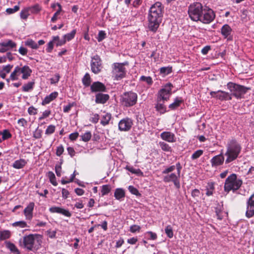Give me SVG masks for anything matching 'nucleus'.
<instances>
[{
    "label": "nucleus",
    "instance_id": "a18cd8bd",
    "mask_svg": "<svg viewBox=\"0 0 254 254\" xmlns=\"http://www.w3.org/2000/svg\"><path fill=\"white\" fill-rule=\"evenodd\" d=\"M76 30H73L70 33H67L64 36V39L65 40V41L67 40L68 41L72 39L76 34Z\"/></svg>",
    "mask_w": 254,
    "mask_h": 254
},
{
    "label": "nucleus",
    "instance_id": "2eb2a0df",
    "mask_svg": "<svg viewBox=\"0 0 254 254\" xmlns=\"http://www.w3.org/2000/svg\"><path fill=\"white\" fill-rule=\"evenodd\" d=\"M210 95L214 98L221 101L223 100H230L232 99L231 95L228 92L223 91L222 90H218L217 91H211L210 92Z\"/></svg>",
    "mask_w": 254,
    "mask_h": 254
},
{
    "label": "nucleus",
    "instance_id": "a211bd4d",
    "mask_svg": "<svg viewBox=\"0 0 254 254\" xmlns=\"http://www.w3.org/2000/svg\"><path fill=\"white\" fill-rule=\"evenodd\" d=\"M35 203L33 202H30L25 208L23 213L27 220H31L33 216V210Z\"/></svg>",
    "mask_w": 254,
    "mask_h": 254
},
{
    "label": "nucleus",
    "instance_id": "e433bc0d",
    "mask_svg": "<svg viewBox=\"0 0 254 254\" xmlns=\"http://www.w3.org/2000/svg\"><path fill=\"white\" fill-rule=\"evenodd\" d=\"M47 177L50 180V183L54 185V186H56L58 185V183L56 181V178L54 173L52 171H49L47 173Z\"/></svg>",
    "mask_w": 254,
    "mask_h": 254
},
{
    "label": "nucleus",
    "instance_id": "37998d69",
    "mask_svg": "<svg viewBox=\"0 0 254 254\" xmlns=\"http://www.w3.org/2000/svg\"><path fill=\"white\" fill-rule=\"evenodd\" d=\"M165 232L167 236L169 238H172L173 237L174 233L173 232L172 227L171 225H169L166 227L165 229Z\"/></svg>",
    "mask_w": 254,
    "mask_h": 254
},
{
    "label": "nucleus",
    "instance_id": "f257e3e1",
    "mask_svg": "<svg viewBox=\"0 0 254 254\" xmlns=\"http://www.w3.org/2000/svg\"><path fill=\"white\" fill-rule=\"evenodd\" d=\"M163 6L161 2H156L150 8L147 17L148 28L156 32L162 21Z\"/></svg>",
    "mask_w": 254,
    "mask_h": 254
},
{
    "label": "nucleus",
    "instance_id": "4be33fe9",
    "mask_svg": "<svg viewBox=\"0 0 254 254\" xmlns=\"http://www.w3.org/2000/svg\"><path fill=\"white\" fill-rule=\"evenodd\" d=\"M106 89L105 86L101 82H94L91 85V90L93 92H103Z\"/></svg>",
    "mask_w": 254,
    "mask_h": 254
},
{
    "label": "nucleus",
    "instance_id": "393cba45",
    "mask_svg": "<svg viewBox=\"0 0 254 254\" xmlns=\"http://www.w3.org/2000/svg\"><path fill=\"white\" fill-rule=\"evenodd\" d=\"M27 164V161L23 159H20L14 162L12 167L16 169L23 168Z\"/></svg>",
    "mask_w": 254,
    "mask_h": 254
},
{
    "label": "nucleus",
    "instance_id": "3c124183",
    "mask_svg": "<svg viewBox=\"0 0 254 254\" xmlns=\"http://www.w3.org/2000/svg\"><path fill=\"white\" fill-rule=\"evenodd\" d=\"M82 139L83 141L86 142L89 141L91 137V133L90 131H87L81 135Z\"/></svg>",
    "mask_w": 254,
    "mask_h": 254
},
{
    "label": "nucleus",
    "instance_id": "39448f33",
    "mask_svg": "<svg viewBox=\"0 0 254 254\" xmlns=\"http://www.w3.org/2000/svg\"><path fill=\"white\" fill-rule=\"evenodd\" d=\"M242 184L241 180L238 179L235 174L230 175L225 180L224 191L229 192L231 190L235 191L240 188Z\"/></svg>",
    "mask_w": 254,
    "mask_h": 254
},
{
    "label": "nucleus",
    "instance_id": "6ab92c4d",
    "mask_svg": "<svg viewBox=\"0 0 254 254\" xmlns=\"http://www.w3.org/2000/svg\"><path fill=\"white\" fill-rule=\"evenodd\" d=\"M49 211L52 213L61 214L65 216L70 217L71 215V213L67 210L58 206H52L49 208Z\"/></svg>",
    "mask_w": 254,
    "mask_h": 254
},
{
    "label": "nucleus",
    "instance_id": "13d9d810",
    "mask_svg": "<svg viewBox=\"0 0 254 254\" xmlns=\"http://www.w3.org/2000/svg\"><path fill=\"white\" fill-rule=\"evenodd\" d=\"M51 112L50 110H45L42 113V115L41 117L39 118V120L41 121L43 120L45 118H47L51 114Z\"/></svg>",
    "mask_w": 254,
    "mask_h": 254
},
{
    "label": "nucleus",
    "instance_id": "603ef678",
    "mask_svg": "<svg viewBox=\"0 0 254 254\" xmlns=\"http://www.w3.org/2000/svg\"><path fill=\"white\" fill-rule=\"evenodd\" d=\"M2 134V139L3 140L8 139L11 137V134L9 132L8 130L5 129L1 133Z\"/></svg>",
    "mask_w": 254,
    "mask_h": 254
},
{
    "label": "nucleus",
    "instance_id": "7ed1b4c3",
    "mask_svg": "<svg viewBox=\"0 0 254 254\" xmlns=\"http://www.w3.org/2000/svg\"><path fill=\"white\" fill-rule=\"evenodd\" d=\"M241 150L240 145L235 140H230L227 145V151L225 155L227 156L226 163H229L238 157Z\"/></svg>",
    "mask_w": 254,
    "mask_h": 254
},
{
    "label": "nucleus",
    "instance_id": "c85d7f7f",
    "mask_svg": "<svg viewBox=\"0 0 254 254\" xmlns=\"http://www.w3.org/2000/svg\"><path fill=\"white\" fill-rule=\"evenodd\" d=\"M183 102V100L181 97H177L175 98L174 102L169 105V108L171 110H175L179 107Z\"/></svg>",
    "mask_w": 254,
    "mask_h": 254
},
{
    "label": "nucleus",
    "instance_id": "412c9836",
    "mask_svg": "<svg viewBox=\"0 0 254 254\" xmlns=\"http://www.w3.org/2000/svg\"><path fill=\"white\" fill-rule=\"evenodd\" d=\"M224 161V157L222 153L213 157L210 160V163L212 167H217L221 165Z\"/></svg>",
    "mask_w": 254,
    "mask_h": 254
},
{
    "label": "nucleus",
    "instance_id": "9b49d317",
    "mask_svg": "<svg viewBox=\"0 0 254 254\" xmlns=\"http://www.w3.org/2000/svg\"><path fill=\"white\" fill-rule=\"evenodd\" d=\"M124 64L115 63L112 65V74L117 80L125 77L126 70L124 66Z\"/></svg>",
    "mask_w": 254,
    "mask_h": 254
},
{
    "label": "nucleus",
    "instance_id": "a878e982",
    "mask_svg": "<svg viewBox=\"0 0 254 254\" xmlns=\"http://www.w3.org/2000/svg\"><path fill=\"white\" fill-rule=\"evenodd\" d=\"M111 114L108 113H104L101 116V124L105 126L109 124V122L111 119Z\"/></svg>",
    "mask_w": 254,
    "mask_h": 254
},
{
    "label": "nucleus",
    "instance_id": "680f3d73",
    "mask_svg": "<svg viewBox=\"0 0 254 254\" xmlns=\"http://www.w3.org/2000/svg\"><path fill=\"white\" fill-rule=\"evenodd\" d=\"M28 113L31 115H35L37 114V109L33 106H30L28 109Z\"/></svg>",
    "mask_w": 254,
    "mask_h": 254
},
{
    "label": "nucleus",
    "instance_id": "c03bdc74",
    "mask_svg": "<svg viewBox=\"0 0 254 254\" xmlns=\"http://www.w3.org/2000/svg\"><path fill=\"white\" fill-rule=\"evenodd\" d=\"M13 227H19L21 228H26L27 227V223L24 221H17L12 224Z\"/></svg>",
    "mask_w": 254,
    "mask_h": 254
},
{
    "label": "nucleus",
    "instance_id": "ddd939ff",
    "mask_svg": "<svg viewBox=\"0 0 254 254\" xmlns=\"http://www.w3.org/2000/svg\"><path fill=\"white\" fill-rule=\"evenodd\" d=\"M163 177V181L165 183L173 182L176 188H180V175L177 173H169L166 174Z\"/></svg>",
    "mask_w": 254,
    "mask_h": 254
},
{
    "label": "nucleus",
    "instance_id": "09e8293b",
    "mask_svg": "<svg viewBox=\"0 0 254 254\" xmlns=\"http://www.w3.org/2000/svg\"><path fill=\"white\" fill-rule=\"evenodd\" d=\"M111 190V189L109 186L108 185H103L101 189V194L102 195H105L107 194Z\"/></svg>",
    "mask_w": 254,
    "mask_h": 254
},
{
    "label": "nucleus",
    "instance_id": "473e14b6",
    "mask_svg": "<svg viewBox=\"0 0 254 254\" xmlns=\"http://www.w3.org/2000/svg\"><path fill=\"white\" fill-rule=\"evenodd\" d=\"M11 236V232L7 230L0 231V241L9 239Z\"/></svg>",
    "mask_w": 254,
    "mask_h": 254
},
{
    "label": "nucleus",
    "instance_id": "8fccbe9b",
    "mask_svg": "<svg viewBox=\"0 0 254 254\" xmlns=\"http://www.w3.org/2000/svg\"><path fill=\"white\" fill-rule=\"evenodd\" d=\"M128 189L131 193L136 196H141V194L139 193V191L137 190L136 188H134L133 186H129L128 188Z\"/></svg>",
    "mask_w": 254,
    "mask_h": 254
},
{
    "label": "nucleus",
    "instance_id": "5fc2aeb1",
    "mask_svg": "<svg viewBox=\"0 0 254 254\" xmlns=\"http://www.w3.org/2000/svg\"><path fill=\"white\" fill-rule=\"evenodd\" d=\"M29 9L28 8H27V9H24L21 11L20 17L21 18H22L23 19H25L27 18V17L29 15Z\"/></svg>",
    "mask_w": 254,
    "mask_h": 254
},
{
    "label": "nucleus",
    "instance_id": "bf43d9fd",
    "mask_svg": "<svg viewBox=\"0 0 254 254\" xmlns=\"http://www.w3.org/2000/svg\"><path fill=\"white\" fill-rule=\"evenodd\" d=\"M60 78L59 74H56L54 77L50 79V82L51 84H55L59 82Z\"/></svg>",
    "mask_w": 254,
    "mask_h": 254
},
{
    "label": "nucleus",
    "instance_id": "c9c22d12",
    "mask_svg": "<svg viewBox=\"0 0 254 254\" xmlns=\"http://www.w3.org/2000/svg\"><path fill=\"white\" fill-rule=\"evenodd\" d=\"M125 169L132 174H136L139 176L143 175V173L139 169H135L130 166H127Z\"/></svg>",
    "mask_w": 254,
    "mask_h": 254
},
{
    "label": "nucleus",
    "instance_id": "bb28decb",
    "mask_svg": "<svg viewBox=\"0 0 254 254\" xmlns=\"http://www.w3.org/2000/svg\"><path fill=\"white\" fill-rule=\"evenodd\" d=\"M215 190L214 183L208 182L206 187V195L210 196L213 195Z\"/></svg>",
    "mask_w": 254,
    "mask_h": 254
},
{
    "label": "nucleus",
    "instance_id": "f03ea898",
    "mask_svg": "<svg viewBox=\"0 0 254 254\" xmlns=\"http://www.w3.org/2000/svg\"><path fill=\"white\" fill-rule=\"evenodd\" d=\"M42 239V236L40 235L30 234L21 239L19 244L21 246L28 250H37L40 247Z\"/></svg>",
    "mask_w": 254,
    "mask_h": 254
},
{
    "label": "nucleus",
    "instance_id": "dca6fc26",
    "mask_svg": "<svg viewBox=\"0 0 254 254\" xmlns=\"http://www.w3.org/2000/svg\"><path fill=\"white\" fill-rule=\"evenodd\" d=\"M221 33L224 39L228 41H232L233 39L232 29L228 24L224 25L221 29Z\"/></svg>",
    "mask_w": 254,
    "mask_h": 254
},
{
    "label": "nucleus",
    "instance_id": "774afa93",
    "mask_svg": "<svg viewBox=\"0 0 254 254\" xmlns=\"http://www.w3.org/2000/svg\"><path fill=\"white\" fill-rule=\"evenodd\" d=\"M99 119V116L98 114H96L93 115V117H92L91 118V119H90V121L92 123L96 124L98 122Z\"/></svg>",
    "mask_w": 254,
    "mask_h": 254
},
{
    "label": "nucleus",
    "instance_id": "b1692460",
    "mask_svg": "<svg viewBox=\"0 0 254 254\" xmlns=\"http://www.w3.org/2000/svg\"><path fill=\"white\" fill-rule=\"evenodd\" d=\"M109 96L107 94L99 93L96 95L95 102L97 103L104 104L109 99Z\"/></svg>",
    "mask_w": 254,
    "mask_h": 254
},
{
    "label": "nucleus",
    "instance_id": "4c0bfd02",
    "mask_svg": "<svg viewBox=\"0 0 254 254\" xmlns=\"http://www.w3.org/2000/svg\"><path fill=\"white\" fill-rule=\"evenodd\" d=\"M34 82L31 81L29 82L26 84H25L22 88V90L23 92H29L33 89Z\"/></svg>",
    "mask_w": 254,
    "mask_h": 254
},
{
    "label": "nucleus",
    "instance_id": "1a4fd4ad",
    "mask_svg": "<svg viewBox=\"0 0 254 254\" xmlns=\"http://www.w3.org/2000/svg\"><path fill=\"white\" fill-rule=\"evenodd\" d=\"M203 8L201 3L199 2H194L190 4L188 9V14L190 18L194 21H198Z\"/></svg>",
    "mask_w": 254,
    "mask_h": 254
},
{
    "label": "nucleus",
    "instance_id": "423d86ee",
    "mask_svg": "<svg viewBox=\"0 0 254 254\" xmlns=\"http://www.w3.org/2000/svg\"><path fill=\"white\" fill-rule=\"evenodd\" d=\"M137 101V95L132 91L125 92L120 98L122 105L126 107H132L136 104Z\"/></svg>",
    "mask_w": 254,
    "mask_h": 254
},
{
    "label": "nucleus",
    "instance_id": "f3484780",
    "mask_svg": "<svg viewBox=\"0 0 254 254\" xmlns=\"http://www.w3.org/2000/svg\"><path fill=\"white\" fill-rule=\"evenodd\" d=\"M246 215L248 218L254 215V193L250 196L247 201Z\"/></svg>",
    "mask_w": 254,
    "mask_h": 254
},
{
    "label": "nucleus",
    "instance_id": "e2e57ef3",
    "mask_svg": "<svg viewBox=\"0 0 254 254\" xmlns=\"http://www.w3.org/2000/svg\"><path fill=\"white\" fill-rule=\"evenodd\" d=\"M140 229V227L138 225H133L130 227V231L132 233H135L139 232Z\"/></svg>",
    "mask_w": 254,
    "mask_h": 254
},
{
    "label": "nucleus",
    "instance_id": "de8ad7c7",
    "mask_svg": "<svg viewBox=\"0 0 254 254\" xmlns=\"http://www.w3.org/2000/svg\"><path fill=\"white\" fill-rule=\"evenodd\" d=\"M55 129L56 127L54 125H51L49 126L46 129L45 134L48 135L52 134L55 132Z\"/></svg>",
    "mask_w": 254,
    "mask_h": 254
},
{
    "label": "nucleus",
    "instance_id": "79ce46f5",
    "mask_svg": "<svg viewBox=\"0 0 254 254\" xmlns=\"http://www.w3.org/2000/svg\"><path fill=\"white\" fill-rule=\"evenodd\" d=\"M172 71V67L167 66V67H162L160 69V72L161 74H164V75H168L171 73Z\"/></svg>",
    "mask_w": 254,
    "mask_h": 254
},
{
    "label": "nucleus",
    "instance_id": "4468645a",
    "mask_svg": "<svg viewBox=\"0 0 254 254\" xmlns=\"http://www.w3.org/2000/svg\"><path fill=\"white\" fill-rule=\"evenodd\" d=\"M132 125V120L129 118H126L119 122L118 127L121 131H128L131 129Z\"/></svg>",
    "mask_w": 254,
    "mask_h": 254
},
{
    "label": "nucleus",
    "instance_id": "0eeeda50",
    "mask_svg": "<svg viewBox=\"0 0 254 254\" xmlns=\"http://www.w3.org/2000/svg\"><path fill=\"white\" fill-rule=\"evenodd\" d=\"M173 87V86L171 83H168L162 86L157 94V101H162V102L168 101L172 95Z\"/></svg>",
    "mask_w": 254,
    "mask_h": 254
},
{
    "label": "nucleus",
    "instance_id": "aec40b11",
    "mask_svg": "<svg viewBox=\"0 0 254 254\" xmlns=\"http://www.w3.org/2000/svg\"><path fill=\"white\" fill-rule=\"evenodd\" d=\"M161 138L168 142L173 143L176 140L175 135L170 131H164L160 134Z\"/></svg>",
    "mask_w": 254,
    "mask_h": 254
},
{
    "label": "nucleus",
    "instance_id": "5701e85b",
    "mask_svg": "<svg viewBox=\"0 0 254 254\" xmlns=\"http://www.w3.org/2000/svg\"><path fill=\"white\" fill-rule=\"evenodd\" d=\"M58 95V93L56 91L51 93L49 95L47 96L42 101V105H44L50 103L51 101L55 99Z\"/></svg>",
    "mask_w": 254,
    "mask_h": 254
},
{
    "label": "nucleus",
    "instance_id": "72a5a7b5",
    "mask_svg": "<svg viewBox=\"0 0 254 254\" xmlns=\"http://www.w3.org/2000/svg\"><path fill=\"white\" fill-rule=\"evenodd\" d=\"M6 247L11 252L15 254H19V252L16 246L10 242H5Z\"/></svg>",
    "mask_w": 254,
    "mask_h": 254
},
{
    "label": "nucleus",
    "instance_id": "49530a36",
    "mask_svg": "<svg viewBox=\"0 0 254 254\" xmlns=\"http://www.w3.org/2000/svg\"><path fill=\"white\" fill-rule=\"evenodd\" d=\"M203 153V151L201 149H199L195 151L191 155V158L192 160H195L200 157Z\"/></svg>",
    "mask_w": 254,
    "mask_h": 254
},
{
    "label": "nucleus",
    "instance_id": "2f4dec72",
    "mask_svg": "<svg viewBox=\"0 0 254 254\" xmlns=\"http://www.w3.org/2000/svg\"><path fill=\"white\" fill-rule=\"evenodd\" d=\"M114 196L117 199L120 200L125 196V192L123 189L121 188L117 189L114 193Z\"/></svg>",
    "mask_w": 254,
    "mask_h": 254
},
{
    "label": "nucleus",
    "instance_id": "6e6552de",
    "mask_svg": "<svg viewBox=\"0 0 254 254\" xmlns=\"http://www.w3.org/2000/svg\"><path fill=\"white\" fill-rule=\"evenodd\" d=\"M228 89L231 92V96L233 95L237 99L242 98L250 88L240 85L233 82H229L227 85Z\"/></svg>",
    "mask_w": 254,
    "mask_h": 254
},
{
    "label": "nucleus",
    "instance_id": "cd10ccee",
    "mask_svg": "<svg viewBox=\"0 0 254 254\" xmlns=\"http://www.w3.org/2000/svg\"><path fill=\"white\" fill-rule=\"evenodd\" d=\"M165 102L162 101H157V103L155 105V108L156 111L159 112L160 114H164L166 112V107L164 104Z\"/></svg>",
    "mask_w": 254,
    "mask_h": 254
},
{
    "label": "nucleus",
    "instance_id": "f704fd0d",
    "mask_svg": "<svg viewBox=\"0 0 254 254\" xmlns=\"http://www.w3.org/2000/svg\"><path fill=\"white\" fill-rule=\"evenodd\" d=\"M56 6H58L59 8L51 18V21L53 22H55L57 20L58 15L60 13L62 10V6L60 5V4L57 3L56 4H53L52 5V7L53 8L55 7Z\"/></svg>",
    "mask_w": 254,
    "mask_h": 254
},
{
    "label": "nucleus",
    "instance_id": "f8f14e48",
    "mask_svg": "<svg viewBox=\"0 0 254 254\" xmlns=\"http://www.w3.org/2000/svg\"><path fill=\"white\" fill-rule=\"evenodd\" d=\"M102 67V60L98 55H95L91 58V69L94 73H99Z\"/></svg>",
    "mask_w": 254,
    "mask_h": 254
},
{
    "label": "nucleus",
    "instance_id": "69168bd1",
    "mask_svg": "<svg viewBox=\"0 0 254 254\" xmlns=\"http://www.w3.org/2000/svg\"><path fill=\"white\" fill-rule=\"evenodd\" d=\"M17 123L23 127H25L27 125V121L24 118L19 119Z\"/></svg>",
    "mask_w": 254,
    "mask_h": 254
},
{
    "label": "nucleus",
    "instance_id": "a19ab883",
    "mask_svg": "<svg viewBox=\"0 0 254 254\" xmlns=\"http://www.w3.org/2000/svg\"><path fill=\"white\" fill-rule=\"evenodd\" d=\"M82 83L85 86H88L91 83V78L89 74L86 73L82 78Z\"/></svg>",
    "mask_w": 254,
    "mask_h": 254
},
{
    "label": "nucleus",
    "instance_id": "20e7f679",
    "mask_svg": "<svg viewBox=\"0 0 254 254\" xmlns=\"http://www.w3.org/2000/svg\"><path fill=\"white\" fill-rule=\"evenodd\" d=\"M32 72V69L28 65H24L22 67L17 66L11 73L9 78L12 81L16 80L22 74V78L24 80L27 79L30 76Z\"/></svg>",
    "mask_w": 254,
    "mask_h": 254
},
{
    "label": "nucleus",
    "instance_id": "7c9ffc66",
    "mask_svg": "<svg viewBox=\"0 0 254 254\" xmlns=\"http://www.w3.org/2000/svg\"><path fill=\"white\" fill-rule=\"evenodd\" d=\"M0 46L1 47H5L8 50L11 49L16 46V44L12 40H9L4 41L0 43Z\"/></svg>",
    "mask_w": 254,
    "mask_h": 254
},
{
    "label": "nucleus",
    "instance_id": "4d7b16f0",
    "mask_svg": "<svg viewBox=\"0 0 254 254\" xmlns=\"http://www.w3.org/2000/svg\"><path fill=\"white\" fill-rule=\"evenodd\" d=\"M175 169V165H172L167 168H166L165 169H164L163 171H162V174H169L170 173H171L173 171H174Z\"/></svg>",
    "mask_w": 254,
    "mask_h": 254
},
{
    "label": "nucleus",
    "instance_id": "9d476101",
    "mask_svg": "<svg viewBox=\"0 0 254 254\" xmlns=\"http://www.w3.org/2000/svg\"><path fill=\"white\" fill-rule=\"evenodd\" d=\"M215 17V14L213 10L210 8L205 7L202 10L198 21L204 24H209L213 21Z\"/></svg>",
    "mask_w": 254,
    "mask_h": 254
},
{
    "label": "nucleus",
    "instance_id": "ea45409f",
    "mask_svg": "<svg viewBox=\"0 0 254 254\" xmlns=\"http://www.w3.org/2000/svg\"><path fill=\"white\" fill-rule=\"evenodd\" d=\"M140 81L145 82L149 86H151L153 83L152 79L150 76L142 75L140 77Z\"/></svg>",
    "mask_w": 254,
    "mask_h": 254
},
{
    "label": "nucleus",
    "instance_id": "0e129e2a",
    "mask_svg": "<svg viewBox=\"0 0 254 254\" xmlns=\"http://www.w3.org/2000/svg\"><path fill=\"white\" fill-rule=\"evenodd\" d=\"M28 9L31 10V12L33 13H37L41 10V8L38 5H34Z\"/></svg>",
    "mask_w": 254,
    "mask_h": 254
},
{
    "label": "nucleus",
    "instance_id": "58836bf2",
    "mask_svg": "<svg viewBox=\"0 0 254 254\" xmlns=\"http://www.w3.org/2000/svg\"><path fill=\"white\" fill-rule=\"evenodd\" d=\"M159 146L164 151L171 152L172 151L171 147L165 142H160Z\"/></svg>",
    "mask_w": 254,
    "mask_h": 254
},
{
    "label": "nucleus",
    "instance_id": "864d4df0",
    "mask_svg": "<svg viewBox=\"0 0 254 254\" xmlns=\"http://www.w3.org/2000/svg\"><path fill=\"white\" fill-rule=\"evenodd\" d=\"M106 34L104 31H100L97 38L99 42H101L106 38Z\"/></svg>",
    "mask_w": 254,
    "mask_h": 254
},
{
    "label": "nucleus",
    "instance_id": "c756f323",
    "mask_svg": "<svg viewBox=\"0 0 254 254\" xmlns=\"http://www.w3.org/2000/svg\"><path fill=\"white\" fill-rule=\"evenodd\" d=\"M25 45L32 49H37L39 48V46L34 40L31 39H28L25 41Z\"/></svg>",
    "mask_w": 254,
    "mask_h": 254
},
{
    "label": "nucleus",
    "instance_id": "6e6d98bb",
    "mask_svg": "<svg viewBox=\"0 0 254 254\" xmlns=\"http://www.w3.org/2000/svg\"><path fill=\"white\" fill-rule=\"evenodd\" d=\"M42 130L37 128L33 132V137L36 139L41 138L42 136Z\"/></svg>",
    "mask_w": 254,
    "mask_h": 254
},
{
    "label": "nucleus",
    "instance_id": "052dcab7",
    "mask_svg": "<svg viewBox=\"0 0 254 254\" xmlns=\"http://www.w3.org/2000/svg\"><path fill=\"white\" fill-rule=\"evenodd\" d=\"M64 148L62 145H60L57 147L56 149V155L58 156H60L64 152Z\"/></svg>",
    "mask_w": 254,
    "mask_h": 254
},
{
    "label": "nucleus",
    "instance_id": "338daca9",
    "mask_svg": "<svg viewBox=\"0 0 254 254\" xmlns=\"http://www.w3.org/2000/svg\"><path fill=\"white\" fill-rule=\"evenodd\" d=\"M56 173L58 177H60L62 174V167L61 165H56L55 166Z\"/></svg>",
    "mask_w": 254,
    "mask_h": 254
}]
</instances>
